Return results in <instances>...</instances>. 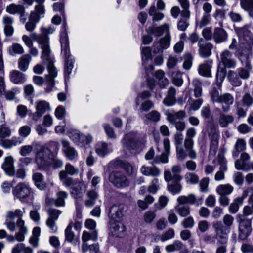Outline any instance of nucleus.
Returning <instances> with one entry per match:
<instances>
[{"instance_id": "f257e3e1", "label": "nucleus", "mask_w": 253, "mask_h": 253, "mask_svg": "<svg viewBox=\"0 0 253 253\" xmlns=\"http://www.w3.org/2000/svg\"><path fill=\"white\" fill-rule=\"evenodd\" d=\"M54 30V28L52 27L46 28L42 27L41 28V34H38L35 32L31 34V37L40 45L42 50V58L46 60L49 59L51 52L48 35L52 34Z\"/></svg>"}, {"instance_id": "f03ea898", "label": "nucleus", "mask_w": 253, "mask_h": 253, "mask_svg": "<svg viewBox=\"0 0 253 253\" xmlns=\"http://www.w3.org/2000/svg\"><path fill=\"white\" fill-rule=\"evenodd\" d=\"M122 143L124 153L127 155H136L138 150L144 145L146 141L143 138H133L126 135Z\"/></svg>"}, {"instance_id": "7ed1b4c3", "label": "nucleus", "mask_w": 253, "mask_h": 253, "mask_svg": "<svg viewBox=\"0 0 253 253\" xmlns=\"http://www.w3.org/2000/svg\"><path fill=\"white\" fill-rule=\"evenodd\" d=\"M210 98L213 103L222 104V109L224 113L228 112L230 106L234 103V97L229 93L220 94L219 91L215 87H213L210 92Z\"/></svg>"}, {"instance_id": "20e7f679", "label": "nucleus", "mask_w": 253, "mask_h": 253, "mask_svg": "<svg viewBox=\"0 0 253 253\" xmlns=\"http://www.w3.org/2000/svg\"><path fill=\"white\" fill-rule=\"evenodd\" d=\"M60 43L61 52L64 54L65 58V74L69 76L72 71L73 65L72 60L70 59L71 55L70 54L69 42L66 33L61 36Z\"/></svg>"}, {"instance_id": "39448f33", "label": "nucleus", "mask_w": 253, "mask_h": 253, "mask_svg": "<svg viewBox=\"0 0 253 253\" xmlns=\"http://www.w3.org/2000/svg\"><path fill=\"white\" fill-rule=\"evenodd\" d=\"M109 181L118 188H123L129 185V181L121 171H113L110 173Z\"/></svg>"}, {"instance_id": "423d86ee", "label": "nucleus", "mask_w": 253, "mask_h": 253, "mask_svg": "<svg viewBox=\"0 0 253 253\" xmlns=\"http://www.w3.org/2000/svg\"><path fill=\"white\" fill-rule=\"evenodd\" d=\"M196 134V129L193 127L188 128L186 131V137L184 141V146L186 151L188 152L190 158L195 159L197 157V154L193 149L194 141L193 138Z\"/></svg>"}, {"instance_id": "0eeeda50", "label": "nucleus", "mask_w": 253, "mask_h": 253, "mask_svg": "<svg viewBox=\"0 0 253 253\" xmlns=\"http://www.w3.org/2000/svg\"><path fill=\"white\" fill-rule=\"evenodd\" d=\"M213 227L215 232V238L221 244H225L228 241V235L230 229L225 226L221 221H216L213 224Z\"/></svg>"}, {"instance_id": "6e6552de", "label": "nucleus", "mask_w": 253, "mask_h": 253, "mask_svg": "<svg viewBox=\"0 0 253 253\" xmlns=\"http://www.w3.org/2000/svg\"><path fill=\"white\" fill-rule=\"evenodd\" d=\"M13 195L20 201L24 202L32 193V189L25 183H19L13 189Z\"/></svg>"}, {"instance_id": "1a4fd4ad", "label": "nucleus", "mask_w": 253, "mask_h": 253, "mask_svg": "<svg viewBox=\"0 0 253 253\" xmlns=\"http://www.w3.org/2000/svg\"><path fill=\"white\" fill-rule=\"evenodd\" d=\"M252 221L250 219L245 217L241 218L239 225L238 238L244 240L247 238L252 232Z\"/></svg>"}, {"instance_id": "9d476101", "label": "nucleus", "mask_w": 253, "mask_h": 253, "mask_svg": "<svg viewBox=\"0 0 253 253\" xmlns=\"http://www.w3.org/2000/svg\"><path fill=\"white\" fill-rule=\"evenodd\" d=\"M50 151L46 148H42L38 152L36 157V163L39 168L47 166L51 156Z\"/></svg>"}, {"instance_id": "9b49d317", "label": "nucleus", "mask_w": 253, "mask_h": 253, "mask_svg": "<svg viewBox=\"0 0 253 253\" xmlns=\"http://www.w3.org/2000/svg\"><path fill=\"white\" fill-rule=\"evenodd\" d=\"M182 168L179 165H175L172 167L171 172L167 170L164 172V179L169 182L172 181H181L182 176L180 175Z\"/></svg>"}, {"instance_id": "f8f14e48", "label": "nucleus", "mask_w": 253, "mask_h": 253, "mask_svg": "<svg viewBox=\"0 0 253 253\" xmlns=\"http://www.w3.org/2000/svg\"><path fill=\"white\" fill-rule=\"evenodd\" d=\"M36 111L32 115V119L37 121L46 111L50 109V105L44 100L39 101L36 102Z\"/></svg>"}, {"instance_id": "ddd939ff", "label": "nucleus", "mask_w": 253, "mask_h": 253, "mask_svg": "<svg viewBox=\"0 0 253 253\" xmlns=\"http://www.w3.org/2000/svg\"><path fill=\"white\" fill-rule=\"evenodd\" d=\"M218 163L220 165L219 170L215 173L214 178L216 181L224 179V172L227 170L226 161L223 153L219 152L217 156Z\"/></svg>"}, {"instance_id": "4468645a", "label": "nucleus", "mask_w": 253, "mask_h": 253, "mask_svg": "<svg viewBox=\"0 0 253 253\" xmlns=\"http://www.w3.org/2000/svg\"><path fill=\"white\" fill-rule=\"evenodd\" d=\"M126 211V207L124 205L114 204L110 208L109 216L112 219L119 221L123 216L124 212Z\"/></svg>"}, {"instance_id": "2eb2a0df", "label": "nucleus", "mask_w": 253, "mask_h": 253, "mask_svg": "<svg viewBox=\"0 0 253 253\" xmlns=\"http://www.w3.org/2000/svg\"><path fill=\"white\" fill-rule=\"evenodd\" d=\"M177 201L179 205H185L186 204H195L197 206L201 205L203 203V198H197L193 194L188 196H180L177 198Z\"/></svg>"}, {"instance_id": "dca6fc26", "label": "nucleus", "mask_w": 253, "mask_h": 253, "mask_svg": "<svg viewBox=\"0 0 253 253\" xmlns=\"http://www.w3.org/2000/svg\"><path fill=\"white\" fill-rule=\"evenodd\" d=\"M221 62L224 66L223 67L234 68L236 66V62L233 58L232 54L228 50H225L220 54Z\"/></svg>"}, {"instance_id": "f3484780", "label": "nucleus", "mask_w": 253, "mask_h": 253, "mask_svg": "<svg viewBox=\"0 0 253 253\" xmlns=\"http://www.w3.org/2000/svg\"><path fill=\"white\" fill-rule=\"evenodd\" d=\"M167 119L171 124H173L177 120H181L185 118L186 114L184 110L175 111L173 110H168L166 112Z\"/></svg>"}, {"instance_id": "a211bd4d", "label": "nucleus", "mask_w": 253, "mask_h": 253, "mask_svg": "<svg viewBox=\"0 0 253 253\" xmlns=\"http://www.w3.org/2000/svg\"><path fill=\"white\" fill-rule=\"evenodd\" d=\"M146 31L148 34L154 35L160 37L164 33L167 34L169 32V26L168 24H164L160 26L156 27L154 26L149 27Z\"/></svg>"}, {"instance_id": "6ab92c4d", "label": "nucleus", "mask_w": 253, "mask_h": 253, "mask_svg": "<svg viewBox=\"0 0 253 253\" xmlns=\"http://www.w3.org/2000/svg\"><path fill=\"white\" fill-rule=\"evenodd\" d=\"M125 226L121 223H113L110 227V235L115 237L121 238L124 236Z\"/></svg>"}, {"instance_id": "aec40b11", "label": "nucleus", "mask_w": 253, "mask_h": 253, "mask_svg": "<svg viewBox=\"0 0 253 253\" xmlns=\"http://www.w3.org/2000/svg\"><path fill=\"white\" fill-rule=\"evenodd\" d=\"M61 143L63 146V151L69 160H73L77 157L78 152L74 148L71 146L68 141L63 140Z\"/></svg>"}, {"instance_id": "412c9836", "label": "nucleus", "mask_w": 253, "mask_h": 253, "mask_svg": "<svg viewBox=\"0 0 253 253\" xmlns=\"http://www.w3.org/2000/svg\"><path fill=\"white\" fill-rule=\"evenodd\" d=\"M48 70L49 71V76H47L46 83L49 86L48 88L46 89V92H50L54 86V78L57 75L56 69L51 62H49L48 64Z\"/></svg>"}, {"instance_id": "4be33fe9", "label": "nucleus", "mask_w": 253, "mask_h": 253, "mask_svg": "<svg viewBox=\"0 0 253 253\" xmlns=\"http://www.w3.org/2000/svg\"><path fill=\"white\" fill-rule=\"evenodd\" d=\"M237 32L239 34H241L243 32V40L242 44H245L244 47L248 50L251 49L253 45V39L250 32L245 29L236 28Z\"/></svg>"}, {"instance_id": "5701e85b", "label": "nucleus", "mask_w": 253, "mask_h": 253, "mask_svg": "<svg viewBox=\"0 0 253 253\" xmlns=\"http://www.w3.org/2000/svg\"><path fill=\"white\" fill-rule=\"evenodd\" d=\"M2 168L9 176H13L15 173L13 165V158L11 156L6 157L2 165Z\"/></svg>"}, {"instance_id": "b1692460", "label": "nucleus", "mask_w": 253, "mask_h": 253, "mask_svg": "<svg viewBox=\"0 0 253 253\" xmlns=\"http://www.w3.org/2000/svg\"><path fill=\"white\" fill-rule=\"evenodd\" d=\"M6 11L10 14H19L22 18L25 14V10L24 6L12 3L6 7Z\"/></svg>"}, {"instance_id": "393cba45", "label": "nucleus", "mask_w": 253, "mask_h": 253, "mask_svg": "<svg viewBox=\"0 0 253 253\" xmlns=\"http://www.w3.org/2000/svg\"><path fill=\"white\" fill-rule=\"evenodd\" d=\"M213 38L216 43H220L227 40V34L222 28H216L214 30Z\"/></svg>"}, {"instance_id": "a878e982", "label": "nucleus", "mask_w": 253, "mask_h": 253, "mask_svg": "<svg viewBox=\"0 0 253 253\" xmlns=\"http://www.w3.org/2000/svg\"><path fill=\"white\" fill-rule=\"evenodd\" d=\"M2 22L4 25V31L7 36H11L14 32V28L12 26L13 18L8 16H5L2 19Z\"/></svg>"}, {"instance_id": "bb28decb", "label": "nucleus", "mask_w": 253, "mask_h": 253, "mask_svg": "<svg viewBox=\"0 0 253 253\" xmlns=\"http://www.w3.org/2000/svg\"><path fill=\"white\" fill-rule=\"evenodd\" d=\"M140 171L144 175L152 177H157L160 174V170L156 166H143L140 169Z\"/></svg>"}, {"instance_id": "cd10ccee", "label": "nucleus", "mask_w": 253, "mask_h": 253, "mask_svg": "<svg viewBox=\"0 0 253 253\" xmlns=\"http://www.w3.org/2000/svg\"><path fill=\"white\" fill-rule=\"evenodd\" d=\"M79 172V169L74 167L70 163L66 164L65 167V170H61L59 173L60 179L66 178L68 175H73L77 174Z\"/></svg>"}, {"instance_id": "c85d7f7f", "label": "nucleus", "mask_w": 253, "mask_h": 253, "mask_svg": "<svg viewBox=\"0 0 253 253\" xmlns=\"http://www.w3.org/2000/svg\"><path fill=\"white\" fill-rule=\"evenodd\" d=\"M10 81L15 84H22L26 79L25 75L18 70H13L10 73Z\"/></svg>"}, {"instance_id": "c756f323", "label": "nucleus", "mask_w": 253, "mask_h": 253, "mask_svg": "<svg viewBox=\"0 0 253 253\" xmlns=\"http://www.w3.org/2000/svg\"><path fill=\"white\" fill-rule=\"evenodd\" d=\"M176 89L173 87H170L168 91L167 96L163 100L164 104L168 106L174 105L176 102Z\"/></svg>"}, {"instance_id": "7c9ffc66", "label": "nucleus", "mask_w": 253, "mask_h": 253, "mask_svg": "<svg viewBox=\"0 0 253 253\" xmlns=\"http://www.w3.org/2000/svg\"><path fill=\"white\" fill-rule=\"evenodd\" d=\"M211 62L206 61L199 66L198 69V73L203 76L211 77Z\"/></svg>"}, {"instance_id": "2f4dec72", "label": "nucleus", "mask_w": 253, "mask_h": 253, "mask_svg": "<svg viewBox=\"0 0 253 253\" xmlns=\"http://www.w3.org/2000/svg\"><path fill=\"white\" fill-rule=\"evenodd\" d=\"M199 47V54L204 58H207L210 56L211 54V49L212 48V45L210 43L205 44L201 43L199 41L198 43Z\"/></svg>"}, {"instance_id": "473e14b6", "label": "nucleus", "mask_w": 253, "mask_h": 253, "mask_svg": "<svg viewBox=\"0 0 253 253\" xmlns=\"http://www.w3.org/2000/svg\"><path fill=\"white\" fill-rule=\"evenodd\" d=\"M17 226L19 228V231L15 235V239L19 242L24 240L25 234L27 233V228L24 226V221L23 220L17 221Z\"/></svg>"}, {"instance_id": "72a5a7b5", "label": "nucleus", "mask_w": 253, "mask_h": 253, "mask_svg": "<svg viewBox=\"0 0 253 253\" xmlns=\"http://www.w3.org/2000/svg\"><path fill=\"white\" fill-rule=\"evenodd\" d=\"M87 199L85 201L84 204L87 207H91L95 204L98 194L95 190H90L87 192Z\"/></svg>"}, {"instance_id": "f704fd0d", "label": "nucleus", "mask_w": 253, "mask_h": 253, "mask_svg": "<svg viewBox=\"0 0 253 253\" xmlns=\"http://www.w3.org/2000/svg\"><path fill=\"white\" fill-rule=\"evenodd\" d=\"M233 187L229 184H221L216 188V191L219 196H227L233 191Z\"/></svg>"}, {"instance_id": "c9c22d12", "label": "nucleus", "mask_w": 253, "mask_h": 253, "mask_svg": "<svg viewBox=\"0 0 253 253\" xmlns=\"http://www.w3.org/2000/svg\"><path fill=\"white\" fill-rule=\"evenodd\" d=\"M31 60V57L29 54H25L22 56L18 60V68L22 71H26L29 67V64Z\"/></svg>"}, {"instance_id": "e433bc0d", "label": "nucleus", "mask_w": 253, "mask_h": 253, "mask_svg": "<svg viewBox=\"0 0 253 253\" xmlns=\"http://www.w3.org/2000/svg\"><path fill=\"white\" fill-rule=\"evenodd\" d=\"M234 118L231 115H226L224 114H221L218 117V123L220 126L222 127H227L229 124H231L233 122Z\"/></svg>"}, {"instance_id": "4c0bfd02", "label": "nucleus", "mask_w": 253, "mask_h": 253, "mask_svg": "<svg viewBox=\"0 0 253 253\" xmlns=\"http://www.w3.org/2000/svg\"><path fill=\"white\" fill-rule=\"evenodd\" d=\"M241 8L253 18V0H240Z\"/></svg>"}, {"instance_id": "58836bf2", "label": "nucleus", "mask_w": 253, "mask_h": 253, "mask_svg": "<svg viewBox=\"0 0 253 253\" xmlns=\"http://www.w3.org/2000/svg\"><path fill=\"white\" fill-rule=\"evenodd\" d=\"M193 87L194 95L196 98H199L202 94V83L197 79L193 80L191 83Z\"/></svg>"}, {"instance_id": "ea45409f", "label": "nucleus", "mask_w": 253, "mask_h": 253, "mask_svg": "<svg viewBox=\"0 0 253 253\" xmlns=\"http://www.w3.org/2000/svg\"><path fill=\"white\" fill-rule=\"evenodd\" d=\"M185 247L183 243L179 240H175L172 244L166 246L165 250L168 253L180 251Z\"/></svg>"}, {"instance_id": "a19ab883", "label": "nucleus", "mask_w": 253, "mask_h": 253, "mask_svg": "<svg viewBox=\"0 0 253 253\" xmlns=\"http://www.w3.org/2000/svg\"><path fill=\"white\" fill-rule=\"evenodd\" d=\"M86 189L85 185L83 182H79L77 185L74 187L71 192V194L75 196L76 198H80L83 194L84 193Z\"/></svg>"}, {"instance_id": "79ce46f5", "label": "nucleus", "mask_w": 253, "mask_h": 253, "mask_svg": "<svg viewBox=\"0 0 253 253\" xmlns=\"http://www.w3.org/2000/svg\"><path fill=\"white\" fill-rule=\"evenodd\" d=\"M226 75V68L218 66L216 75V84L219 87H220Z\"/></svg>"}, {"instance_id": "37998d69", "label": "nucleus", "mask_w": 253, "mask_h": 253, "mask_svg": "<svg viewBox=\"0 0 253 253\" xmlns=\"http://www.w3.org/2000/svg\"><path fill=\"white\" fill-rule=\"evenodd\" d=\"M175 209L178 214L181 217H185L190 214V207L188 205H179L175 206Z\"/></svg>"}, {"instance_id": "c03bdc74", "label": "nucleus", "mask_w": 253, "mask_h": 253, "mask_svg": "<svg viewBox=\"0 0 253 253\" xmlns=\"http://www.w3.org/2000/svg\"><path fill=\"white\" fill-rule=\"evenodd\" d=\"M112 150H110L111 151ZM110 151L108 145L105 142H99L96 147V152L100 156H104Z\"/></svg>"}, {"instance_id": "a18cd8bd", "label": "nucleus", "mask_w": 253, "mask_h": 253, "mask_svg": "<svg viewBox=\"0 0 253 253\" xmlns=\"http://www.w3.org/2000/svg\"><path fill=\"white\" fill-rule=\"evenodd\" d=\"M228 78L234 86H239L242 84L241 81L239 79L238 75L233 71L230 70L228 73Z\"/></svg>"}, {"instance_id": "49530a36", "label": "nucleus", "mask_w": 253, "mask_h": 253, "mask_svg": "<svg viewBox=\"0 0 253 253\" xmlns=\"http://www.w3.org/2000/svg\"><path fill=\"white\" fill-rule=\"evenodd\" d=\"M83 253H85L88 251L90 253H97L99 250L98 244H93L88 245L86 243H84L82 246Z\"/></svg>"}, {"instance_id": "de8ad7c7", "label": "nucleus", "mask_w": 253, "mask_h": 253, "mask_svg": "<svg viewBox=\"0 0 253 253\" xmlns=\"http://www.w3.org/2000/svg\"><path fill=\"white\" fill-rule=\"evenodd\" d=\"M32 179L36 186L40 189H43L45 187V184L43 181V175L39 172L33 174Z\"/></svg>"}, {"instance_id": "09e8293b", "label": "nucleus", "mask_w": 253, "mask_h": 253, "mask_svg": "<svg viewBox=\"0 0 253 253\" xmlns=\"http://www.w3.org/2000/svg\"><path fill=\"white\" fill-rule=\"evenodd\" d=\"M149 14L152 16V21L153 22L159 21L162 20L164 17L163 13L157 11L154 5L152 6L150 8Z\"/></svg>"}, {"instance_id": "8fccbe9b", "label": "nucleus", "mask_w": 253, "mask_h": 253, "mask_svg": "<svg viewBox=\"0 0 253 253\" xmlns=\"http://www.w3.org/2000/svg\"><path fill=\"white\" fill-rule=\"evenodd\" d=\"M172 82L177 86H181L183 81L182 78V73L179 71L172 72L171 73Z\"/></svg>"}, {"instance_id": "3c124183", "label": "nucleus", "mask_w": 253, "mask_h": 253, "mask_svg": "<svg viewBox=\"0 0 253 253\" xmlns=\"http://www.w3.org/2000/svg\"><path fill=\"white\" fill-rule=\"evenodd\" d=\"M184 178L187 183L196 184L199 181L198 176L195 173L187 172L184 175Z\"/></svg>"}, {"instance_id": "603ef678", "label": "nucleus", "mask_w": 253, "mask_h": 253, "mask_svg": "<svg viewBox=\"0 0 253 253\" xmlns=\"http://www.w3.org/2000/svg\"><path fill=\"white\" fill-rule=\"evenodd\" d=\"M170 33L166 34L165 37L160 39L159 42H155L156 45H161L164 49L168 48L170 44Z\"/></svg>"}, {"instance_id": "864d4df0", "label": "nucleus", "mask_w": 253, "mask_h": 253, "mask_svg": "<svg viewBox=\"0 0 253 253\" xmlns=\"http://www.w3.org/2000/svg\"><path fill=\"white\" fill-rule=\"evenodd\" d=\"M97 232L96 230L93 231L91 233L86 231H84L82 234V239L84 243H86L89 240L96 241L97 239Z\"/></svg>"}, {"instance_id": "5fc2aeb1", "label": "nucleus", "mask_w": 253, "mask_h": 253, "mask_svg": "<svg viewBox=\"0 0 253 253\" xmlns=\"http://www.w3.org/2000/svg\"><path fill=\"white\" fill-rule=\"evenodd\" d=\"M180 182V181H173L172 184H169L168 186L169 191L173 194L180 192L182 186Z\"/></svg>"}, {"instance_id": "6e6d98bb", "label": "nucleus", "mask_w": 253, "mask_h": 253, "mask_svg": "<svg viewBox=\"0 0 253 253\" xmlns=\"http://www.w3.org/2000/svg\"><path fill=\"white\" fill-rule=\"evenodd\" d=\"M243 203L242 198H236L233 202L231 203L229 207V211L232 213H236L239 209V207Z\"/></svg>"}, {"instance_id": "4d7b16f0", "label": "nucleus", "mask_w": 253, "mask_h": 253, "mask_svg": "<svg viewBox=\"0 0 253 253\" xmlns=\"http://www.w3.org/2000/svg\"><path fill=\"white\" fill-rule=\"evenodd\" d=\"M25 212V209L23 208L22 209H17L14 211H10L7 212V215L8 218L14 219L15 217H17L18 218L17 221H19V220H22L21 217Z\"/></svg>"}, {"instance_id": "13d9d810", "label": "nucleus", "mask_w": 253, "mask_h": 253, "mask_svg": "<svg viewBox=\"0 0 253 253\" xmlns=\"http://www.w3.org/2000/svg\"><path fill=\"white\" fill-rule=\"evenodd\" d=\"M235 167L238 170H242L244 171H248L250 170L249 164L246 163L240 159L236 160L235 162Z\"/></svg>"}, {"instance_id": "bf43d9fd", "label": "nucleus", "mask_w": 253, "mask_h": 253, "mask_svg": "<svg viewBox=\"0 0 253 253\" xmlns=\"http://www.w3.org/2000/svg\"><path fill=\"white\" fill-rule=\"evenodd\" d=\"M57 199L54 201L55 204L58 207L63 206L65 205L64 200L67 196L66 192L60 191L57 193Z\"/></svg>"}, {"instance_id": "052dcab7", "label": "nucleus", "mask_w": 253, "mask_h": 253, "mask_svg": "<svg viewBox=\"0 0 253 253\" xmlns=\"http://www.w3.org/2000/svg\"><path fill=\"white\" fill-rule=\"evenodd\" d=\"M169 153L165 152L160 156H156L154 159L153 162L155 164H159L160 163H167L168 162V157Z\"/></svg>"}, {"instance_id": "680f3d73", "label": "nucleus", "mask_w": 253, "mask_h": 253, "mask_svg": "<svg viewBox=\"0 0 253 253\" xmlns=\"http://www.w3.org/2000/svg\"><path fill=\"white\" fill-rule=\"evenodd\" d=\"M242 102L244 106L250 107L253 104V98L249 92H247L242 96Z\"/></svg>"}, {"instance_id": "e2e57ef3", "label": "nucleus", "mask_w": 253, "mask_h": 253, "mask_svg": "<svg viewBox=\"0 0 253 253\" xmlns=\"http://www.w3.org/2000/svg\"><path fill=\"white\" fill-rule=\"evenodd\" d=\"M184 59L183 67L185 70H189L192 67L193 57L190 53H187L184 55Z\"/></svg>"}, {"instance_id": "0e129e2a", "label": "nucleus", "mask_w": 253, "mask_h": 253, "mask_svg": "<svg viewBox=\"0 0 253 253\" xmlns=\"http://www.w3.org/2000/svg\"><path fill=\"white\" fill-rule=\"evenodd\" d=\"M145 118L147 120L157 122L160 120V114L157 111H152L145 115Z\"/></svg>"}, {"instance_id": "69168bd1", "label": "nucleus", "mask_w": 253, "mask_h": 253, "mask_svg": "<svg viewBox=\"0 0 253 253\" xmlns=\"http://www.w3.org/2000/svg\"><path fill=\"white\" fill-rule=\"evenodd\" d=\"M219 134L214 131L211 135L210 148L217 149L218 146Z\"/></svg>"}, {"instance_id": "338daca9", "label": "nucleus", "mask_w": 253, "mask_h": 253, "mask_svg": "<svg viewBox=\"0 0 253 253\" xmlns=\"http://www.w3.org/2000/svg\"><path fill=\"white\" fill-rule=\"evenodd\" d=\"M9 52L11 54H21L24 53V49L20 44L14 43L9 48Z\"/></svg>"}, {"instance_id": "774afa93", "label": "nucleus", "mask_w": 253, "mask_h": 253, "mask_svg": "<svg viewBox=\"0 0 253 253\" xmlns=\"http://www.w3.org/2000/svg\"><path fill=\"white\" fill-rule=\"evenodd\" d=\"M176 157L179 161L184 160L187 157L188 153H186L183 148L181 146L176 147Z\"/></svg>"}]
</instances>
